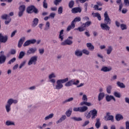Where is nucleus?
I'll return each mask as SVG.
<instances>
[{
  "mask_svg": "<svg viewBox=\"0 0 129 129\" xmlns=\"http://www.w3.org/2000/svg\"><path fill=\"white\" fill-rule=\"evenodd\" d=\"M18 100L14 99L13 98L9 99L7 101V104L5 105V109L7 112L9 113L12 110V104H17L18 103Z\"/></svg>",
  "mask_w": 129,
  "mask_h": 129,
  "instance_id": "1",
  "label": "nucleus"
},
{
  "mask_svg": "<svg viewBox=\"0 0 129 129\" xmlns=\"http://www.w3.org/2000/svg\"><path fill=\"white\" fill-rule=\"evenodd\" d=\"M69 78H66L64 79L57 80L56 81V85H55V89L59 90L63 88V83H66L67 81H69Z\"/></svg>",
  "mask_w": 129,
  "mask_h": 129,
  "instance_id": "2",
  "label": "nucleus"
},
{
  "mask_svg": "<svg viewBox=\"0 0 129 129\" xmlns=\"http://www.w3.org/2000/svg\"><path fill=\"white\" fill-rule=\"evenodd\" d=\"M80 82V81H79V80L72 79L69 81H68L67 82H66L64 86L66 87H70V86H72V85H78Z\"/></svg>",
  "mask_w": 129,
  "mask_h": 129,
  "instance_id": "3",
  "label": "nucleus"
},
{
  "mask_svg": "<svg viewBox=\"0 0 129 129\" xmlns=\"http://www.w3.org/2000/svg\"><path fill=\"white\" fill-rule=\"evenodd\" d=\"M72 40H73V37L70 36L64 41H62L61 43V45L62 46H67V45L70 46L73 44V41Z\"/></svg>",
  "mask_w": 129,
  "mask_h": 129,
  "instance_id": "4",
  "label": "nucleus"
},
{
  "mask_svg": "<svg viewBox=\"0 0 129 129\" xmlns=\"http://www.w3.org/2000/svg\"><path fill=\"white\" fill-rule=\"evenodd\" d=\"M38 60V56L37 55H34L32 56L28 62V66H31V65H36L37 64V61Z\"/></svg>",
  "mask_w": 129,
  "mask_h": 129,
  "instance_id": "5",
  "label": "nucleus"
},
{
  "mask_svg": "<svg viewBox=\"0 0 129 129\" xmlns=\"http://www.w3.org/2000/svg\"><path fill=\"white\" fill-rule=\"evenodd\" d=\"M87 109H88V107L86 106L79 107H74L73 108L74 111H79V112H85Z\"/></svg>",
  "mask_w": 129,
  "mask_h": 129,
  "instance_id": "6",
  "label": "nucleus"
},
{
  "mask_svg": "<svg viewBox=\"0 0 129 129\" xmlns=\"http://www.w3.org/2000/svg\"><path fill=\"white\" fill-rule=\"evenodd\" d=\"M104 24H106L107 25H110L111 24V20L109 18V16H108V14L107 12H105L104 14Z\"/></svg>",
  "mask_w": 129,
  "mask_h": 129,
  "instance_id": "7",
  "label": "nucleus"
},
{
  "mask_svg": "<svg viewBox=\"0 0 129 129\" xmlns=\"http://www.w3.org/2000/svg\"><path fill=\"white\" fill-rule=\"evenodd\" d=\"M19 13H18V16L21 18V17H22V16L24 15V12L25 11H26V6L25 5H21L19 7Z\"/></svg>",
  "mask_w": 129,
  "mask_h": 129,
  "instance_id": "8",
  "label": "nucleus"
},
{
  "mask_svg": "<svg viewBox=\"0 0 129 129\" xmlns=\"http://www.w3.org/2000/svg\"><path fill=\"white\" fill-rule=\"evenodd\" d=\"M53 78H56V74H55L54 73H51L49 75L48 79L49 80L50 82L53 84V86H55L56 81Z\"/></svg>",
  "mask_w": 129,
  "mask_h": 129,
  "instance_id": "9",
  "label": "nucleus"
},
{
  "mask_svg": "<svg viewBox=\"0 0 129 129\" xmlns=\"http://www.w3.org/2000/svg\"><path fill=\"white\" fill-rule=\"evenodd\" d=\"M9 37L7 35H3L2 33H0V43H7Z\"/></svg>",
  "mask_w": 129,
  "mask_h": 129,
  "instance_id": "10",
  "label": "nucleus"
},
{
  "mask_svg": "<svg viewBox=\"0 0 129 129\" xmlns=\"http://www.w3.org/2000/svg\"><path fill=\"white\" fill-rule=\"evenodd\" d=\"M36 52H37V48H30L27 51L26 55L29 56V55H31V54H35Z\"/></svg>",
  "mask_w": 129,
  "mask_h": 129,
  "instance_id": "11",
  "label": "nucleus"
},
{
  "mask_svg": "<svg viewBox=\"0 0 129 129\" xmlns=\"http://www.w3.org/2000/svg\"><path fill=\"white\" fill-rule=\"evenodd\" d=\"M90 113L91 115V119H94L95 118H96V116H97V111L96 109H94L93 110H91L90 111Z\"/></svg>",
  "mask_w": 129,
  "mask_h": 129,
  "instance_id": "12",
  "label": "nucleus"
},
{
  "mask_svg": "<svg viewBox=\"0 0 129 129\" xmlns=\"http://www.w3.org/2000/svg\"><path fill=\"white\" fill-rule=\"evenodd\" d=\"M6 61H7V56L5 55V54L1 55L0 65H2V64H5V63H6Z\"/></svg>",
  "mask_w": 129,
  "mask_h": 129,
  "instance_id": "13",
  "label": "nucleus"
},
{
  "mask_svg": "<svg viewBox=\"0 0 129 129\" xmlns=\"http://www.w3.org/2000/svg\"><path fill=\"white\" fill-rule=\"evenodd\" d=\"M106 23H101L100 27L102 30H105V31H109L110 27L107 25Z\"/></svg>",
  "mask_w": 129,
  "mask_h": 129,
  "instance_id": "14",
  "label": "nucleus"
},
{
  "mask_svg": "<svg viewBox=\"0 0 129 129\" xmlns=\"http://www.w3.org/2000/svg\"><path fill=\"white\" fill-rule=\"evenodd\" d=\"M111 70H112V68L110 67H103L101 69V71H103V72H109Z\"/></svg>",
  "mask_w": 129,
  "mask_h": 129,
  "instance_id": "15",
  "label": "nucleus"
},
{
  "mask_svg": "<svg viewBox=\"0 0 129 129\" xmlns=\"http://www.w3.org/2000/svg\"><path fill=\"white\" fill-rule=\"evenodd\" d=\"M81 11V8L77 7L73 8L71 10V12L72 14H77V13H80Z\"/></svg>",
  "mask_w": 129,
  "mask_h": 129,
  "instance_id": "16",
  "label": "nucleus"
},
{
  "mask_svg": "<svg viewBox=\"0 0 129 129\" xmlns=\"http://www.w3.org/2000/svg\"><path fill=\"white\" fill-rule=\"evenodd\" d=\"M34 9H35V6L31 5L27 8L26 12L28 14H32Z\"/></svg>",
  "mask_w": 129,
  "mask_h": 129,
  "instance_id": "17",
  "label": "nucleus"
},
{
  "mask_svg": "<svg viewBox=\"0 0 129 129\" xmlns=\"http://www.w3.org/2000/svg\"><path fill=\"white\" fill-rule=\"evenodd\" d=\"M104 120L106 121H107L108 120H111L112 122L114 121V117L113 115H110V116H104Z\"/></svg>",
  "mask_w": 129,
  "mask_h": 129,
  "instance_id": "18",
  "label": "nucleus"
},
{
  "mask_svg": "<svg viewBox=\"0 0 129 129\" xmlns=\"http://www.w3.org/2000/svg\"><path fill=\"white\" fill-rule=\"evenodd\" d=\"M39 24V19L38 18H34L32 21V28H35L36 26H38Z\"/></svg>",
  "mask_w": 129,
  "mask_h": 129,
  "instance_id": "19",
  "label": "nucleus"
},
{
  "mask_svg": "<svg viewBox=\"0 0 129 129\" xmlns=\"http://www.w3.org/2000/svg\"><path fill=\"white\" fill-rule=\"evenodd\" d=\"M67 118V117L66 115H62L61 117L56 122V124L62 122V121H64L65 119Z\"/></svg>",
  "mask_w": 129,
  "mask_h": 129,
  "instance_id": "20",
  "label": "nucleus"
},
{
  "mask_svg": "<svg viewBox=\"0 0 129 129\" xmlns=\"http://www.w3.org/2000/svg\"><path fill=\"white\" fill-rule=\"evenodd\" d=\"M58 38L60 39V41H63L64 40V30L62 29L59 32Z\"/></svg>",
  "mask_w": 129,
  "mask_h": 129,
  "instance_id": "21",
  "label": "nucleus"
},
{
  "mask_svg": "<svg viewBox=\"0 0 129 129\" xmlns=\"http://www.w3.org/2000/svg\"><path fill=\"white\" fill-rule=\"evenodd\" d=\"M75 55L77 57H81L83 53H82V51L80 49H77L75 52Z\"/></svg>",
  "mask_w": 129,
  "mask_h": 129,
  "instance_id": "22",
  "label": "nucleus"
},
{
  "mask_svg": "<svg viewBox=\"0 0 129 129\" xmlns=\"http://www.w3.org/2000/svg\"><path fill=\"white\" fill-rule=\"evenodd\" d=\"M115 119L117 121H119V120H121V119H123V116L121 114L118 113L115 115Z\"/></svg>",
  "mask_w": 129,
  "mask_h": 129,
  "instance_id": "23",
  "label": "nucleus"
},
{
  "mask_svg": "<svg viewBox=\"0 0 129 129\" xmlns=\"http://www.w3.org/2000/svg\"><path fill=\"white\" fill-rule=\"evenodd\" d=\"M104 96H105V94H104V93H100L98 96V101H101V100H102V99L104 98Z\"/></svg>",
  "mask_w": 129,
  "mask_h": 129,
  "instance_id": "24",
  "label": "nucleus"
},
{
  "mask_svg": "<svg viewBox=\"0 0 129 129\" xmlns=\"http://www.w3.org/2000/svg\"><path fill=\"white\" fill-rule=\"evenodd\" d=\"M25 39V37H23L20 39L18 42V48H21V47H22Z\"/></svg>",
  "mask_w": 129,
  "mask_h": 129,
  "instance_id": "25",
  "label": "nucleus"
},
{
  "mask_svg": "<svg viewBox=\"0 0 129 129\" xmlns=\"http://www.w3.org/2000/svg\"><path fill=\"white\" fill-rule=\"evenodd\" d=\"M87 47L88 48V50H90V51H93V50H94V46H93L91 43H87Z\"/></svg>",
  "mask_w": 129,
  "mask_h": 129,
  "instance_id": "26",
  "label": "nucleus"
},
{
  "mask_svg": "<svg viewBox=\"0 0 129 129\" xmlns=\"http://www.w3.org/2000/svg\"><path fill=\"white\" fill-rule=\"evenodd\" d=\"M74 28H75V23H73V22H72L71 25L68 27L67 31L68 32H69V31L72 30V29H74Z\"/></svg>",
  "mask_w": 129,
  "mask_h": 129,
  "instance_id": "27",
  "label": "nucleus"
},
{
  "mask_svg": "<svg viewBox=\"0 0 129 129\" xmlns=\"http://www.w3.org/2000/svg\"><path fill=\"white\" fill-rule=\"evenodd\" d=\"M71 114H72V108H69L66 112V115L68 117H70L71 116Z\"/></svg>",
  "mask_w": 129,
  "mask_h": 129,
  "instance_id": "28",
  "label": "nucleus"
},
{
  "mask_svg": "<svg viewBox=\"0 0 129 129\" xmlns=\"http://www.w3.org/2000/svg\"><path fill=\"white\" fill-rule=\"evenodd\" d=\"M113 50V48H112V46H109L108 47V48L106 49V51L107 52V55H110L111 54V52H112V50Z\"/></svg>",
  "mask_w": 129,
  "mask_h": 129,
  "instance_id": "29",
  "label": "nucleus"
},
{
  "mask_svg": "<svg viewBox=\"0 0 129 129\" xmlns=\"http://www.w3.org/2000/svg\"><path fill=\"white\" fill-rule=\"evenodd\" d=\"M100 125H101V123H100V119L97 118L96 122L95 123L96 128H99V127H100Z\"/></svg>",
  "mask_w": 129,
  "mask_h": 129,
  "instance_id": "30",
  "label": "nucleus"
},
{
  "mask_svg": "<svg viewBox=\"0 0 129 129\" xmlns=\"http://www.w3.org/2000/svg\"><path fill=\"white\" fill-rule=\"evenodd\" d=\"M111 99H113L114 101H115V98L113 96L107 95L106 96V101H108V102H109V101H110Z\"/></svg>",
  "mask_w": 129,
  "mask_h": 129,
  "instance_id": "31",
  "label": "nucleus"
},
{
  "mask_svg": "<svg viewBox=\"0 0 129 129\" xmlns=\"http://www.w3.org/2000/svg\"><path fill=\"white\" fill-rule=\"evenodd\" d=\"M80 105L82 106L83 105H87V106H91V103L87 102L86 101H84L80 103Z\"/></svg>",
  "mask_w": 129,
  "mask_h": 129,
  "instance_id": "32",
  "label": "nucleus"
},
{
  "mask_svg": "<svg viewBox=\"0 0 129 129\" xmlns=\"http://www.w3.org/2000/svg\"><path fill=\"white\" fill-rule=\"evenodd\" d=\"M6 125H7V126H10V125H16L15 122L11 120H7L6 122Z\"/></svg>",
  "mask_w": 129,
  "mask_h": 129,
  "instance_id": "33",
  "label": "nucleus"
},
{
  "mask_svg": "<svg viewBox=\"0 0 129 129\" xmlns=\"http://www.w3.org/2000/svg\"><path fill=\"white\" fill-rule=\"evenodd\" d=\"M25 55H26V52H25V51H21L19 53V55L18 56L19 59H23V58L25 57Z\"/></svg>",
  "mask_w": 129,
  "mask_h": 129,
  "instance_id": "34",
  "label": "nucleus"
},
{
  "mask_svg": "<svg viewBox=\"0 0 129 129\" xmlns=\"http://www.w3.org/2000/svg\"><path fill=\"white\" fill-rule=\"evenodd\" d=\"M117 85L118 86V87H120V88H125V85H124L123 83H121L120 82H117Z\"/></svg>",
  "mask_w": 129,
  "mask_h": 129,
  "instance_id": "35",
  "label": "nucleus"
},
{
  "mask_svg": "<svg viewBox=\"0 0 129 129\" xmlns=\"http://www.w3.org/2000/svg\"><path fill=\"white\" fill-rule=\"evenodd\" d=\"M10 18H11V17H10V16L7 14H4L1 16V19L3 20H8Z\"/></svg>",
  "mask_w": 129,
  "mask_h": 129,
  "instance_id": "36",
  "label": "nucleus"
},
{
  "mask_svg": "<svg viewBox=\"0 0 129 129\" xmlns=\"http://www.w3.org/2000/svg\"><path fill=\"white\" fill-rule=\"evenodd\" d=\"M74 100V98L73 97H71L69 98L66 100H65L63 102V103L65 104V103H67V102H71V101H73Z\"/></svg>",
  "mask_w": 129,
  "mask_h": 129,
  "instance_id": "37",
  "label": "nucleus"
},
{
  "mask_svg": "<svg viewBox=\"0 0 129 129\" xmlns=\"http://www.w3.org/2000/svg\"><path fill=\"white\" fill-rule=\"evenodd\" d=\"M75 4V3L74 2V1L71 0V1H70V2L69 3V7L70 8V9H72V8L74 7Z\"/></svg>",
  "mask_w": 129,
  "mask_h": 129,
  "instance_id": "38",
  "label": "nucleus"
},
{
  "mask_svg": "<svg viewBox=\"0 0 129 129\" xmlns=\"http://www.w3.org/2000/svg\"><path fill=\"white\" fill-rule=\"evenodd\" d=\"M53 116H54V114L51 113L49 115H47L44 118L45 120H48V119H50L51 118H53Z\"/></svg>",
  "mask_w": 129,
  "mask_h": 129,
  "instance_id": "39",
  "label": "nucleus"
},
{
  "mask_svg": "<svg viewBox=\"0 0 129 129\" xmlns=\"http://www.w3.org/2000/svg\"><path fill=\"white\" fill-rule=\"evenodd\" d=\"M81 21V18L80 17H76L74 20L72 22L73 24H75L77 22H80Z\"/></svg>",
  "mask_w": 129,
  "mask_h": 129,
  "instance_id": "40",
  "label": "nucleus"
},
{
  "mask_svg": "<svg viewBox=\"0 0 129 129\" xmlns=\"http://www.w3.org/2000/svg\"><path fill=\"white\" fill-rule=\"evenodd\" d=\"M71 119H73L75 121H81V120H82V118L81 117H71Z\"/></svg>",
  "mask_w": 129,
  "mask_h": 129,
  "instance_id": "41",
  "label": "nucleus"
},
{
  "mask_svg": "<svg viewBox=\"0 0 129 129\" xmlns=\"http://www.w3.org/2000/svg\"><path fill=\"white\" fill-rule=\"evenodd\" d=\"M75 30H76L77 31H79V32H84V31H85V27L84 26L78 28H75Z\"/></svg>",
  "mask_w": 129,
  "mask_h": 129,
  "instance_id": "42",
  "label": "nucleus"
},
{
  "mask_svg": "<svg viewBox=\"0 0 129 129\" xmlns=\"http://www.w3.org/2000/svg\"><path fill=\"white\" fill-rule=\"evenodd\" d=\"M26 63H27V61L26 60H24L23 61H22L19 65V69H22L23 67H24V66L26 65Z\"/></svg>",
  "mask_w": 129,
  "mask_h": 129,
  "instance_id": "43",
  "label": "nucleus"
},
{
  "mask_svg": "<svg viewBox=\"0 0 129 129\" xmlns=\"http://www.w3.org/2000/svg\"><path fill=\"white\" fill-rule=\"evenodd\" d=\"M94 17L97 18L98 20L99 21H101V16H100V14L98 13H96L94 14Z\"/></svg>",
  "mask_w": 129,
  "mask_h": 129,
  "instance_id": "44",
  "label": "nucleus"
},
{
  "mask_svg": "<svg viewBox=\"0 0 129 129\" xmlns=\"http://www.w3.org/2000/svg\"><path fill=\"white\" fill-rule=\"evenodd\" d=\"M57 13L58 15H61L63 13V7L60 6L58 8Z\"/></svg>",
  "mask_w": 129,
  "mask_h": 129,
  "instance_id": "45",
  "label": "nucleus"
},
{
  "mask_svg": "<svg viewBox=\"0 0 129 129\" xmlns=\"http://www.w3.org/2000/svg\"><path fill=\"white\" fill-rule=\"evenodd\" d=\"M82 52L83 54H85V55H89V54H90V52H89V51L86 49H83Z\"/></svg>",
  "mask_w": 129,
  "mask_h": 129,
  "instance_id": "46",
  "label": "nucleus"
},
{
  "mask_svg": "<svg viewBox=\"0 0 129 129\" xmlns=\"http://www.w3.org/2000/svg\"><path fill=\"white\" fill-rule=\"evenodd\" d=\"M16 60H17L16 57H14V58H12L10 60H9L7 64L8 65H11V64H12V63H14V62H15Z\"/></svg>",
  "mask_w": 129,
  "mask_h": 129,
  "instance_id": "47",
  "label": "nucleus"
},
{
  "mask_svg": "<svg viewBox=\"0 0 129 129\" xmlns=\"http://www.w3.org/2000/svg\"><path fill=\"white\" fill-rule=\"evenodd\" d=\"M120 28L122 31H124V30H126V29H127L126 25L123 24L120 25Z\"/></svg>",
  "mask_w": 129,
  "mask_h": 129,
  "instance_id": "48",
  "label": "nucleus"
},
{
  "mask_svg": "<svg viewBox=\"0 0 129 129\" xmlns=\"http://www.w3.org/2000/svg\"><path fill=\"white\" fill-rule=\"evenodd\" d=\"M90 25H91V21H87L83 24L85 28H86V27H89Z\"/></svg>",
  "mask_w": 129,
  "mask_h": 129,
  "instance_id": "49",
  "label": "nucleus"
},
{
  "mask_svg": "<svg viewBox=\"0 0 129 129\" xmlns=\"http://www.w3.org/2000/svg\"><path fill=\"white\" fill-rule=\"evenodd\" d=\"M114 95L115 97H117V98H120V93H118V92H114Z\"/></svg>",
  "mask_w": 129,
  "mask_h": 129,
  "instance_id": "50",
  "label": "nucleus"
},
{
  "mask_svg": "<svg viewBox=\"0 0 129 129\" xmlns=\"http://www.w3.org/2000/svg\"><path fill=\"white\" fill-rule=\"evenodd\" d=\"M112 88L111 87V86H108V87H107L106 91H107V93L110 94V93L111 92Z\"/></svg>",
  "mask_w": 129,
  "mask_h": 129,
  "instance_id": "51",
  "label": "nucleus"
},
{
  "mask_svg": "<svg viewBox=\"0 0 129 129\" xmlns=\"http://www.w3.org/2000/svg\"><path fill=\"white\" fill-rule=\"evenodd\" d=\"M50 29V22H47L45 24V30H49Z\"/></svg>",
  "mask_w": 129,
  "mask_h": 129,
  "instance_id": "52",
  "label": "nucleus"
},
{
  "mask_svg": "<svg viewBox=\"0 0 129 129\" xmlns=\"http://www.w3.org/2000/svg\"><path fill=\"white\" fill-rule=\"evenodd\" d=\"M62 2V0H55L53 2V4H54L55 6H58L60 4V3Z\"/></svg>",
  "mask_w": 129,
  "mask_h": 129,
  "instance_id": "53",
  "label": "nucleus"
},
{
  "mask_svg": "<svg viewBox=\"0 0 129 129\" xmlns=\"http://www.w3.org/2000/svg\"><path fill=\"white\" fill-rule=\"evenodd\" d=\"M82 99L83 101H87V100H88V99L87 98V96L86 94H84L83 95Z\"/></svg>",
  "mask_w": 129,
  "mask_h": 129,
  "instance_id": "54",
  "label": "nucleus"
},
{
  "mask_svg": "<svg viewBox=\"0 0 129 129\" xmlns=\"http://www.w3.org/2000/svg\"><path fill=\"white\" fill-rule=\"evenodd\" d=\"M29 45H31V43H30V41L28 40L26 41L23 44L24 47H27V46H29Z\"/></svg>",
  "mask_w": 129,
  "mask_h": 129,
  "instance_id": "55",
  "label": "nucleus"
},
{
  "mask_svg": "<svg viewBox=\"0 0 129 129\" xmlns=\"http://www.w3.org/2000/svg\"><path fill=\"white\" fill-rule=\"evenodd\" d=\"M43 8L44 9H48V4L46 3V0H44L43 2Z\"/></svg>",
  "mask_w": 129,
  "mask_h": 129,
  "instance_id": "56",
  "label": "nucleus"
},
{
  "mask_svg": "<svg viewBox=\"0 0 129 129\" xmlns=\"http://www.w3.org/2000/svg\"><path fill=\"white\" fill-rule=\"evenodd\" d=\"M55 16H56V14H55L54 13H50V14L49 16V19L50 18H51V19H54V18H55Z\"/></svg>",
  "mask_w": 129,
  "mask_h": 129,
  "instance_id": "57",
  "label": "nucleus"
},
{
  "mask_svg": "<svg viewBox=\"0 0 129 129\" xmlns=\"http://www.w3.org/2000/svg\"><path fill=\"white\" fill-rule=\"evenodd\" d=\"M7 20H6L5 22V25H9V24H10V23H11V21H12V18H8Z\"/></svg>",
  "mask_w": 129,
  "mask_h": 129,
  "instance_id": "58",
  "label": "nucleus"
},
{
  "mask_svg": "<svg viewBox=\"0 0 129 129\" xmlns=\"http://www.w3.org/2000/svg\"><path fill=\"white\" fill-rule=\"evenodd\" d=\"M38 51L40 55H43V54H44V52H45V50L44 49V48L39 49Z\"/></svg>",
  "mask_w": 129,
  "mask_h": 129,
  "instance_id": "59",
  "label": "nucleus"
},
{
  "mask_svg": "<svg viewBox=\"0 0 129 129\" xmlns=\"http://www.w3.org/2000/svg\"><path fill=\"white\" fill-rule=\"evenodd\" d=\"M29 40V42L30 43V44H35V43H36V42H37V40H36L35 39H30Z\"/></svg>",
  "mask_w": 129,
  "mask_h": 129,
  "instance_id": "60",
  "label": "nucleus"
},
{
  "mask_svg": "<svg viewBox=\"0 0 129 129\" xmlns=\"http://www.w3.org/2000/svg\"><path fill=\"white\" fill-rule=\"evenodd\" d=\"M16 53V49H12L10 51V54H11V55H15Z\"/></svg>",
  "mask_w": 129,
  "mask_h": 129,
  "instance_id": "61",
  "label": "nucleus"
},
{
  "mask_svg": "<svg viewBox=\"0 0 129 129\" xmlns=\"http://www.w3.org/2000/svg\"><path fill=\"white\" fill-rule=\"evenodd\" d=\"M33 13H34V14H38V13H39V11L38 10V9L36 8V7L34 6V8L33 9Z\"/></svg>",
  "mask_w": 129,
  "mask_h": 129,
  "instance_id": "62",
  "label": "nucleus"
},
{
  "mask_svg": "<svg viewBox=\"0 0 129 129\" xmlns=\"http://www.w3.org/2000/svg\"><path fill=\"white\" fill-rule=\"evenodd\" d=\"M124 4L127 7H129V0H124Z\"/></svg>",
  "mask_w": 129,
  "mask_h": 129,
  "instance_id": "63",
  "label": "nucleus"
},
{
  "mask_svg": "<svg viewBox=\"0 0 129 129\" xmlns=\"http://www.w3.org/2000/svg\"><path fill=\"white\" fill-rule=\"evenodd\" d=\"M125 129H129V121H126L125 122Z\"/></svg>",
  "mask_w": 129,
  "mask_h": 129,
  "instance_id": "64",
  "label": "nucleus"
}]
</instances>
